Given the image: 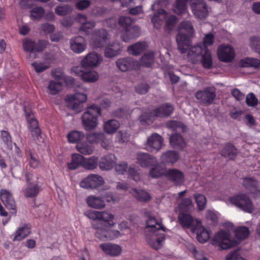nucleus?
Masks as SVG:
<instances>
[{"instance_id":"1","label":"nucleus","mask_w":260,"mask_h":260,"mask_svg":"<svg viewBox=\"0 0 260 260\" xmlns=\"http://www.w3.org/2000/svg\"><path fill=\"white\" fill-rule=\"evenodd\" d=\"M188 61L193 64L201 62L204 68L210 69L212 65V57L209 50L205 47L197 45L191 47L187 55Z\"/></svg>"},{"instance_id":"2","label":"nucleus","mask_w":260,"mask_h":260,"mask_svg":"<svg viewBox=\"0 0 260 260\" xmlns=\"http://www.w3.org/2000/svg\"><path fill=\"white\" fill-rule=\"evenodd\" d=\"M101 115V109L99 106L93 104L86 109L82 116L83 127L87 131L93 129L98 124V117Z\"/></svg>"},{"instance_id":"3","label":"nucleus","mask_w":260,"mask_h":260,"mask_svg":"<svg viewBox=\"0 0 260 260\" xmlns=\"http://www.w3.org/2000/svg\"><path fill=\"white\" fill-rule=\"evenodd\" d=\"M174 110L173 107L169 104H163L155 110L143 113L140 117V120L144 122L153 121L157 117L169 116Z\"/></svg>"},{"instance_id":"4","label":"nucleus","mask_w":260,"mask_h":260,"mask_svg":"<svg viewBox=\"0 0 260 260\" xmlns=\"http://www.w3.org/2000/svg\"><path fill=\"white\" fill-rule=\"evenodd\" d=\"M213 243L223 250L231 248L239 244L237 241L231 239L229 232L224 231H221L214 236Z\"/></svg>"},{"instance_id":"5","label":"nucleus","mask_w":260,"mask_h":260,"mask_svg":"<svg viewBox=\"0 0 260 260\" xmlns=\"http://www.w3.org/2000/svg\"><path fill=\"white\" fill-rule=\"evenodd\" d=\"M145 149L148 152L155 153L160 150L164 145V139L157 133L148 136L144 144Z\"/></svg>"},{"instance_id":"6","label":"nucleus","mask_w":260,"mask_h":260,"mask_svg":"<svg viewBox=\"0 0 260 260\" xmlns=\"http://www.w3.org/2000/svg\"><path fill=\"white\" fill-rule=\"evenodd\" d=\"M229 201L245 212L252 213L253 211V205L249 198L246 194H239L230 198Z\"/></svg>"},{"instance_id":"7","label":"nucleus","mask_w":260,"mask_h":260,"mask_svg":"<svg viewBox=\"0 0 260 260\" xmlns=\"http://www.w3.org/2000/svg\"><path fill=\"white\" fill-rule=\"evenodd\" d=\"M196 99L199 103L204 105L212 104L216 97V89L214 87H207L195 93Z\"/></svg>"},{"instance_id":"8","label":"nucleus","mask_w":260,"mask_h":260,"mask_svg":"<svg viewBox=\"0 0 260 260\" xmlns=\"http://www.w3.org/2000/svg\"><path fill=\"white\" fill-rule=\"evenodd\" d=\"M114 216L107 211H99V222L92 223V226L96 229H109L114 225L113 221Z\"/></svg>"},{"instance_id":"9","label":"nucleus","mask_w":260,"mask_h":260,"mask_svg":"<svg viewBox=\"0 0 260 260\" xmlns=\"http://www.w3.org/2000/svg\"><path fill=\"white\" fill-rule=\"evenodd\" d=\"M190 5L193 14L199 19H204L208 15V8L203 0H190Z\"/></svg>"},{"instance_id":"10","label":"nucleus","mask_w":260,"mask_h":260,"mask_svg":"<svg viewBox=\"0 0 260 260\" xmlns=\"http://www.w3.org/2000/svg\"><path fill=\"white\" fill-rule=\"evenodd\" d=\"M109 35L105 29L95 30L92 34L91 43L93 48L104 47L109 40Z\"/></svg>"},{"instance_id":"11","label":"nucleus","mask_w":260,"mask_h":260,"mask_svg":"<svg viewBox=\"0 0 260 260\" xmlns=\"http://www.w3.org/2000/svg\"><path fill=\"white\" fill-rule=\"evenodd\" d=\"M102 56L96 52L87 54L81 60V65L84 68H94L102 61Z\"/></svg>"},{"instance_id":"12","label":"nucleus","mask_w":260,"mask_h":260,"mask_svg":"<svg viewBox=\"0 0 260 260\" xmlns=\"http://www.w3.org/2000/svg\"><path fill=\"white\" fill-rule=\"evenodd\" d=\"M104 183L103 178L99 175L92 174L88 176L80 182V186L86 189H93L102 185Z\"/></svg>"},{"instance_id":"13","label":"nucleus","mask_w":260,"mask_h":260,"mask_svg":"<svg viewBox=\"0 0 260 260\" xmlns=\"http://www.w3.org/2000/svg\"><path fill=\"white\" fill-rule=\"evenodd\" d=\"M1 200L4 205L12 210V213H16V205L12 193L8 190L3 189L0 192Z\"/></svg>"},{"instance_id":"14","label":"nucleus","mask_w":260,"mask_h":260,"mask_svg":"<svg viewBox=\"0 0 260 260\" xmlns=\"http://www.w3.org/2000/svg\"><path fill=\"white\" fill-rule=\"evenodd\" d=\"M218 55L221 61L229 62L234 59L235 51L230 45H221L218 48Z\"/></svg>"},{"instance_id":"15","label":"nucleus","mask_w":260,"mask_h":260,"mask_svg":"<svg viewBox=\"0 0 260 260\" xmlns=\"http://www.w3.org/2000/svg\"><path fill=\"white\" fill-rule=\"evenodd\" d=\"M136 159L138 164L143 168H148L157 164L156 158L148 153H138Z\"/></svg>"},{"instance_id":"16","label":"nucleus","mask_w":260,"mask_h":260,"mask_svg":"<svg viewBox=\"0 0 260 260\" xmlns=\"http://www.w3.org/2000/svg\"><path fill=\"white\" fill-rule=\"evenodd\" d=\"M166 176L170 181L176 185H181L184 182L183 173L178 169H172L168 170Z\"/></svg>"},{"instance_id":"17","label":"nucleus","mask_w":260,"mask_h":260,"mask_svg":"<svg viewBox=\"0 0 260 260\" xmlns=\"http://www.w3.org/2000/svg\"><path fill=\"white\" fill-rule=\"evenodd\" d=\"M141 32V30L139 26L136 25H132L125 30H123L122 34L121 35V38L124 42H127L131 40L139 37Z\"/></svg>"},{"instance_id":"18","label":"nucleus","mask_w":260,"mask_h":260,"mask_svg":"<svg viewBox=\"0 0 260 260\" xmlns=\"http://www.w3.org/2000/svg\"><path fill=\"white\" fill-rule=\"evenodd\" d=\"M177 48L181 53H185L190 46L189 37L182 31L179 32L176 36Z\"/></svg>"},{"instance_id":"19","label":"nucleus","mask_w":260,"mask_h":260,"mask_svg":"<svg viewBox=\"0 0 260 260\" xmlns=\"http://www.w3.org/2000/svg\"><path fill=\"white\" fill-rule=\"evenodd\" d=\"M70 44L72 50L77 53L84 51L86 47L84 39L81 36L72 38L70 41Z\"/></svg>"},{"instance_id":"20","label":"nucleus","mask_w":260,"mask_h":260,"mask_svg":"<svg viewBox=\"0 0 260 260\" xmlns=\"http://www.w3.org/2000/svg\"><path fill=\"white\" fill-rule=\"evenodd\" d=\"M116 160V158L114 154H108L101 158L99 167L102 170H110L115 165Z\"/></svg>"},{"instance_id":"21","label":"nucleus","mask_w":260,"mask_h":260,"mask_svg":"<svg viewBox=\"0 0 260 260\" xmlns=\"http://www.w3.org/2000/svg\"><path fill=\"white\" fill-rule=\"evenodd\" d=\"M148 231L152 234L160 233L164 232V228L157 221L155 218L151 216L148 217L146 221V227Z\"/></svg>"},{"instance_id":"22","label":"nucleus","mask_w":260,"mask_h":260,"mask_svg":"<svg viewBox=\"0 0 260 260\" xmlns=\"http://www.w3.org/2000/svg\"><path fill=\"white\" fill-rule=\"evenodd\" d=\"M122 47L116 41L109 44L105 49L104 55L107 58L113 57L120 53Z\"/></svg>"},{"instance_id":"23","label":"nucleus","mask_w":260,"mask_h":260,"mask_svg":"<svg viewBox=\"0 0 260 260\" xmlns=\"http://www.w3.org/2000/svg\"><path fill=\"white\" fill-rule=\"evenodd\" d=\"M100 247L108 255L116 256L119 255L121 252V247L116 244L105 243L101 244Z\"/></svg>"},{"instance_id":"24","label":"nucleus","mask_w":260,"mask_h":260,"mask_svg":"<svg viewBox=\"0 0 260 260\" xmlns=\"http://www.w3.org/2000/svg\"><path fill=\"white\" fill-rule=\"evenodd\" d=\"M243 184L245 188L249 190L252 193L256 196L260 195V190L258 188L257 182L253 178H244L243 179Z\"/></svg>"},{"instance_id":"25","label":"nucleus","mask_w":260,"mask_h":260,"mask_svg":"<svg viewBox=\"0 0 260 260\" xmlns=\"http://www.w3.org/2000/svg\"><path fill=\"white\" fill-rule=\"evenodd\" d=\"M118 69L122 72H126L133 69L135 65L134 60L130 57H124L118 59L116 61Z\"/></svg>"},{"instance_id":"26","label":"nucleus","mask_w":260,"mask_h":260,"mask_svg":"<svg viewBox=\"0 0 260 260\" xmlns=\"http://www.w3.org/2000/svg\"><path fill=\"white\" fill-rule=\"evenodd\" d=\"M164 239L165 235L162 233L152 234L151 238L147 237V241L152 247L155 249H158L161 247Z\"/></svg>"},{"instance_id":"27","label":"nucleus","mask_w":260,"mask_h":260,"mask_svg":"<svg viewBox=\"0 0 260 260\" xmlns=\"http://www.w3.org/2000/svg\"><path fill=\"white\" fill-rule=\"evenodd\" d=\"M129 193L138 201L141 202L146 203L151 199L150 194L142 189L134 188L129 190Z\"/></svg>"},{"instance_id":"28","label":"nucleus","mask_w":260,"mask_h":260,"mask_svg":"<svg viewBox=\"0 0 260 260\" xmlns=\"http://www.w3.org/2000/svg\"><path fill=\"white\" fill-rule=\"evenodd\" d=\"M220 154L222 156L232 160L236 157L237 150L232 144L227 143L221 150Z\"/></svg>"},{"instance_id":"29","label":"nucleus","mask_w":260,"mask_h":260,"mask_svg":"<svg viewBox=\"0 0 260 260\" xmlns=\"http://www.w3.org/2000/svg\"><path fill=\"white\" fill-rule=\"evenodd\" d=\"M179 157V154L177 151L168 150L161 154L160 159L164 162L174 164L178 160Z\"/></svg>"},{"instance_id":"30","label":"nucleus","mask_w":260,"mask_h":260,"mask_svg":"<svg viewBox=\"0 0 260 260\" xmlns=\"http://www.w3.org/2000/svg\"><path fill=\"white\" fill-rule=\"evenodd\" d=\"M27 120L29 124L28 128L34 139H38L41 135V129L38 126V121L34 117H30Z\"/></svg>"},{"instance_id":"31","label":"nucleus","mask_w":260,"mask_h":260,"mask_svg":"<svg viewBox=\"0 0 260 260\" xmlns=\"http://www.w3.org/2000/svg\"><path fill=\"white\" fill-rule=\"evenodd\" d=\"M86 202L89 207L95 209H102L105 207L104 201L101 198L94 196L87 198Z\"/></svg>"},{"instance_id":"32","label":"nucleus","mask_w":260,"mask_h":260,"mask_svg":"<svg viewBox=\"0 0 260 260\" xmlns=\"http://www.w3.org/2000/svg\"><path fill=\"white\" fill-rule=\"evenodd\" d=\"M178 220L179 223L184 228L189 229L193 225L194 220L189 214L181 213L179 214Z\"/></svg>"},{"instance_id":"33","label":"nucleus","mask_w":260,"mask_h":260,"mask_svg":"<svg viewBox=\"0 0 260 260\" xmlns=\"http://www.w3.org/2000/svg\"><path fill=\"white\" fill-rule=\"evenodd\" d=\"M31 227L29 224L20 228L15 233L14 241H21L27 237L31 232Z\"/></svg>"},{"instance_id":"34","label":"nucleus","mask_w":260,"mask_h":260,"mask_svg":"<svg viewBox=\"0 0 260 260\" xmlns=\"http://www.w3.org/2000/svg\"><path fill=\"white\" fill-rule=\"evenodd\" d=\"M153 166L149 173V175L151 178H157L166 174L167 172L165 168L158 165L157 162Z\"/></svg>"},{"instance_id":"35","label":"nucleus","mask_w":260,"mask_h":260,"mask_svg":"<svg viewBox=\"0 0 260 260\" xmlns=\"http://www.w3.org/2000/svg\"><path fill=\"white\" fill-rule=\"evenodd\" d=\"M119 127V123L116 120L111 119L104 123V129L105 132L109 134L114 133Z\"/></svg>"},{"instance_id":"36","label":"nucleus","mask_w":260,"mask_h":260,"mask_svg":"<svg viewBox=\"0 0 260 260\" xmlns=\"http://www.w3.org/2000/svg\"><path fill=\"white\" fill-rule=\"evenodd\" d=\"M146 48L144 42H138L128 47L127 51L129 54L137 55L142 53Z\"/></svg>"},{"instance_id":"37","label":"nucleus","mask_w":260,"mask_h":260,"mask_svg":"<svg viewBox=\"0 0 260 260\" xmlns=\"http://www.w3.org/2000/svg\"><path fill=\"white\" fill-rule=\"evenodd\" d=\"M240 64L242 67H253L254 69L260 68V60L255 58H246L242 59Z\"/></svg>"},{"instance_id":"38","label":"nucleus","mask_w":260,"mask_h":260,"mask_svg":"<svg viewBox=\"0 0 260 260\" xmlns=\"http://www.w3.org/2000/svg\"><path fill=\"white\" fill-rule=\"evenodd\" d=\"M84 137V133L82 132L78 131H73L67 135L69 142L72 143H78L82 140Z\"/></svg>"},{"instance_id":"39","label":"nucleus","mask_w":260,"mask_h":260,"mask_svg":"<svg viewBox=\"0 0 260 260\" xmlns=\"http://www.w3.org/2000/svg\"><path fill=\"white\" fill-rule=\"evenodd\" d=\"M84 157L79 154H75L72 155V161L68 163L69 168L71 170H75L80 165L82 166Z\"/></svg>"},{"instance_id":"40","label":"nucleus","mask_w":260,"mask_h":260,"mask_svg":"<svg viewBox=\"0 0 260 260\" xmlns=\"http://www.w3.org/2000/svg\"><path fill=\"white\" fill-rule=\"evenodd\" d=\"M99 79L98 73L94 71L85 72L82 74V80L85 82L93 83Z\"/></svg>"},{"instance_id":"41","label":"nucleus","mask_w":260,"mask_h":260,"mask_svg":"<svg viewBox=\"0 0 260 260\" xmlns=\"http://www.w3.org/2000/svg\"><path fill=\"white\" fill-rule=\"evenodd\" d=\"M170 142L174 148L182 147L184 143L182 137L177 133L174 134L170 136Z\"/></svg>"},{"instance_id":"42","label":"nucleus","mask_w":260,"mask_h":260,"mask_svg":"<svg viewBox=\"0 0 260 260\" xmlns=\"http://www.w3.org/2000/svg\"><path fill=\"white\" fill-rule=\"evenodd\" d=\"M154 61V53L148 52L144 54L140 59V64L143 67H149Z\"/></svg>"},{"instance_id":"43","label":"nucleus","mask_w":260,"mask_h":260,"mask_svg":"<svg viewBox=\"0 0 260 260\" xmlns=\"http://www.w3.org/2000/svg\"><path fill=\"white\" fill-rule=\"evenodd\" d=\"M197 239L200 243H204L207 242L210 238L209 231L203 227L199 228L197 232Z\"/></svg>"},{"instance_id":"44","label":"nucleus","mask_w":260,"mask_h":260,"mask_svg":"<svg viewBox=\"0 0 260 260\" xmlns=\"http://www.w3.org/2000/svg\"><path fill=\"white\" fill-rule=\"evenodd\" d=\"M193 197L196 200L199 210H204L207 204V199L205 196L201 193H195L193 194Z\"/></svg>"},{"instance_id":"45","label":"nucleus","mask_w":260,"mask_h":260,"mask_svg":"<svg viewBox=\"0 0 260 260\" xmlns=\"http://www.w3.org/2000/svg\"><path fill=\"white\" fill-rule=\"evenodd\" d=\"M45 11L40 7H35L30 11V15L32 20L39 21L44 16Z\"/></svg>"},{"instance_id":"46","label":"nucleus","mask_w":260,"mask_h":260,"mask_svg":"<svg viewBox=\"0 0 260 260\" xmlns=\"http://www.w3.org/2000/svg\"><path fill=\"white\" fill-rule=\"evenodd\" d=\"M105 138L103 133H89L86 136V139L90 143H99L103 141Z\"/></svg>"},{"instance_id":"47","label":"nucleus","mask_w":260,"mask_h":260,"mask_svg":"<svg viewBox=\"0 0 260 260\" xmlns=\"http://www.w3.org/2000/svg\"><path fill=\"white\" fill-rule=\"evenodd\" d=\"M48 88L51 94H57L62 88V84L60 82L51 81L49 82Z\"/></svg>"},{"instance_id":"48","label":"nucleus","mask_w":260,"mask_h":260,"mask_svg":"<svg viewBox=\"0 0 260 260\" xmlns=\"http://www.w3.org/2000/svg\"><path fill=\"white\" fill-rule=\"evenodd\" d=\"M98 166V159L94 157H91L88 159L84 157L82 167L87 170H93Z\"/></svg>"},{"instance_id":"49","label":"nucleus","mask_w":260,"mask_h":260,"mask_svg":"<svg viewBox=\"0 0 260 260\" xmlns=\"http://www.w3.org/2000/svg\"><path fill=\"white\" fill-rule=\"evenodd\" d=\"M188 0H176V5L174 8V12L177 14L181 15L186 11V2Z\"/></svg>"},{"instance_id":"50","label":"nucleus","mask_w":260,"mask_h":260,"mask_svg":"<svg viewBox=\"0 0 260 260\" xmlns=\"http://www.w3.org/2000/svg\"><path fill=\"white\" fill-rule=\"evenodd\" d=\"M39 192V188L37 184H30L24 191L25 196L27 198L34 197Z\"/></svg>"},{"instance_id":"51","label":"nucleus","mask_w":260,"mask_h":260,"mask_svg":"<svg viewBox=\"0 0 260 260\" xmlns=\"http://www.w3.org/2000/svg\"><path fill=\"white\" fill-rule=\"evenodd\" d=\"M66 100L67 102H74L75 101L82 104L87 100V96L84 93H76L73 95L68 96Z\"/></svg>"},{"instance_id":"52","label":"nucleus","mask_w":260,"mask_h":260,"mask_svg":"<svg viewBox=\"0 0 260 260\" xmlns=\"http://www.w3.org/2000/svg\"><path fill=\"white\" fill-rule=\"evenodd\" d=\"M179 207L182 211H188L193 208V204L189 198H185L181 201Z\"/></svg>"},{"instance_id":"53","label":"nucleus","mask_w":260,"mask_h":260,"mask_svg":"<svg viewBox=\"0 0 260 260\" xmlns=\"http://www.w3.org/2000/svg\"><path fill=\"white\" fill-rule=\"evenodd\" d=\"M178 30L179 32L182 31L183 30H184L190 36H191L194 32L192 24L187 21H184L180 23L178 26Z\"/></svg>"},{"instance_id":"54","label":"nucleus","mask_w":260,"mask_h":260,"mask_svg":"<svg viewBox=\"0 0 260 260\" xmlns=\"http://www.w3.org/2000/svg\"><path fill=\"white\" fill-rule=\"evenodd\" d=\"M77 150L84 155H90L93 152V148L87 144H78L76 146Z\"/></svg>"},{"instance_id":"55","label":"nucleus","mask_w":260,"mask_h":260,"mask_svg":"<svg viewBox=\"0 0 260 260\" xmlns=\"http://www.w3.org/2000/svg\"><path fill=\"white\" fill-rule=\"evenodd\" d=\"M249 235V230L245 226L238 228L235 230V236L240 240L245 239L248 237Z\"/></svg>"},{"instance_id":"56","label":"nucleus","mask_w":260,"mask_h":260,"mask_svg":"<svg viewBox=\"0 0 260 260\" xmlns=\"http://www.w3.org/2000/svg\"><path fill=\"white\" fill-rule=\"evenodd\" d=\"M71 6L66 5L63 6H58L55 8V13L59 16H64L71 13L72 11Z\"/></svg>"},{"instance_id":"57","label":"nucleus","mask_w":260,"mask_h":260,"mask_svg":"<svg viewBox=\"0 0 260 260\" xmlns=\"http://www.w3.org/2000/svg\"><path fill=\"white\" fill-rule=\"evenodd\" d=\"M206 220L209 225H215L218 221V217L213 211L207 210L206 215Z\"/></svg>"},{"instance_id":"58","label":"nucleus","mask_w":260,"mask_h":260,"mask_svg":"<svg viewBox=\"0 0 260 260\" xmlns=\"http://www.w3.org/2000/svg\"><path fill=\"white\" fill-rule=\"evenodd\" d=\"M133 21L132 18L128 16H121L118 19V24L125 30L133 24Z\"/></svg>"},{"instance_id":"59","label":"nucleus","mask_w":260,"mask_h":260,"mask_svg":"<svg viewBox=\"0 0 260 260\" xmlns=\"http://www.w3.org/2000/svg\"><path fill=\"white\" fill-rule=\"evenodd\" d=\"M249 45L253 51L257 53L260 52V37L255 36L250 38Z\"/></svg>"},{"instance_id":"60","label":"nucleus","mask_w":260,"mask_h":260,"mask_svg":"<svg viewBox=\"0 0 260 260\" xmlns=\"http://www.w3.org/2000/svg\"><path fill=\"white\" fill-rule=\"evenodd\" d=\"M95 24V21L94 20H87L82 25H81L79 27L78 30L80 32H84L87 35L88 34L89 30L94 28Z\"/></svg>"},{"instance_id":"61","label":"nucleus","mask_w":260,"mask_h":260,"mask_svg":"<svg viewBox=\"0 0 260 260\" xmlns=\"http://www.w3.org/2000/svg\"><path fill=\"white\" fill-rule=\"evenodd\" d=\"M23 48L27 52L36 51V43L30 39H26L23 43Z\"/></svg>"},{"instance_id":"62","label":"nucleus","mask_w":260,"mask_h":260,"mask_svg":"<svg viewBox=\"0 0 260 260\" xmlns=\"http://www.w3.org/2000/svg\"><path fill=\"white\" fill-rule=\"evenodd\" d=\"M28 157L30 167L32 168H37L39 165L40 161L37 158V155L34 154L31 151H29Z\"/></svg>"},{"instance_id":"63","label":"nucleus","mask_w":260,"mask_h":260,"mask_svg":"<svg viewBox=\"0 0 260 260\" xmlns=\"http://www.w3.org/2000/svg\"><path fill=\"white\" fill-rule=\"evenodd\" d=\"M246 102L248 106L255 107L258 104V100L253 93L251 92L247 94L246 98Z\"/></svg>"},{"instance_id":"64","label":"nucleus","mask_w":260,"mask_h":260,"mask_svg":"<svg viewBox=\"0 0 260 260\" xmlns=\"http://www.w3.org/2000/svg\"><path fill=\"white\" fill-rule=\"evenodd\" d=\"M239 249L232 251L229 254L227 255L225 258L226 260H244L239 254Z\"/></svg>"}]
</instances>
